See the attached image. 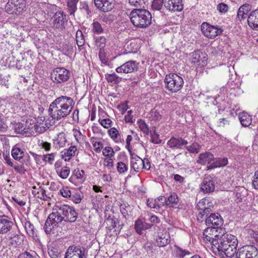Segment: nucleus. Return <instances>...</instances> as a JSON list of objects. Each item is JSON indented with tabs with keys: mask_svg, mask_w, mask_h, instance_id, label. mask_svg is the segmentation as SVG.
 Listing matches in <instances>:
<instances>
[{
	"mask_svg": "<svg viewBox=\"0 0 258 258\" xmlns=\"http://www.w3.org/2000/svg\"><path fill=\"white\" fill-rule=\"evenodd\" d=\"M93 145L95 148V151L98 153L100 152L101 149H102L103 148V144L100 142H96L93 144Z\"/></svg>",
	"mask_w": 258,
	"mask_h": 258,
	"instance_id": "obj_62",
	"label": "nucleus"
},
{
	"mask_svg": "<svg viewBox=\"0 0 258 258\" xmlns=\"http://www.w3.org/2000/svg\"><path fill=\"white\" fill-rule=\"evenodd\" d=\"M95 43L100 47V50H102L105 46L106 38L104 36L98 37L96 38Z\"/></svg>",
	"mask_w": 258,
	"mask_h": 258,
	"instance_id": "obj_44",
	"label": "nucleus"
},
{
	"mask_svg": "<svg viewBox=\"0 0 258 258\" xmlns=\"http://www.w3.org/2000/svg\"><path fill=\"white\" fill-rule=\"evenodd\" d=\"M186 149L191 153H198L201 149L200 145L197 143H194L191 145L187 146Z\"/></svg>",
	"mask_w": 258,
	"mask_h": 258,
	"instance_id": "obj_43",
	"label": "nucleus"
},
{
	"mask_svg": "<svg viewBox=\"0 0 258 258\" xmlns=\"http://www.w3.org/2000/svg\"><path fill=\"white\" fill-rule=\"evenodd\" d=\"M130 17L131 22L137 27L145 28L151 24V14L146 9H134L130 13Z\"/></svg>",
	"mask_w": 258,
	"mask_h": 258,
	"instance_id": "obj_3",
	"label": "nucleus"
},
{
	"mask_svg": "<svg viewBox=\"0 0 258 258\" xmlns=\"http://www.w3.org/2000/svg\"><path fill=\"white\" fill-rule=\"evenodd\" d=\"M76 41L77 45L79 47L82 46L85 44V39L82 33V32L78 30L76 34Z\"/></svg>",
	"mask_w": 258,
	"mask_h": 258,
	"instance_id": "obj_39",
	"label": "nucleus"
},
{
	"mask_svg": "<svg viewBox=\"0 0 258 258\" xmlns=\"http://www.w3.org/2000/svg\"><path fill=\"white\" fill-rule=\"evenodd\" d=\"M131 5L135 7L145 8L148 4V0H128Z\"/></svg>",
	"mask_w": 258,
	"mask_h": 258,
	"instance_id": "obj_40",
	"label": "nucleus"
},
{
	"mask_svg": "<svg viewBox=\"0 0 258 258\" xmlns=\"http://www.w3.org/2000/svg\"><path fill=\"white\" fill-rule=\"evenodd\" d=\"M139 63L134 60H129L117 67L115 71L118 73H131L138 70Z\"/></svg>",
	"mask_w": 258,
	"mask_h": 258,
	"instance_id": "obj_16",
	"label": "nucleus"
},
{
	"mask_svg": "<svg viewBox=\"0 0 258 258\" xmlns=\"http://www.w3.org/2000/svg\"><path fill=\"white\" fill-rule=\"evenodd\" d=\"M117 170L119 173L122 174L127 171L128 167L123 162H119L117 164Z\"/></svg>",
	"mask_w": 258,
	"mask_h": 258,
	"instance_id": "obj_48",
	"label": "nucleus"
},
{
	"mask_svg": "<svg viewBox=\"0 0 258 258\" xmlns=\"http://www.w3.org/2000/svg\"><path fill=\"white\" fill-rule=\"evenodd\" d=\"M57 208L62 217L63 218V221L71 223L76 221L78 214L73 207L67 205H63L59 207L57 206Z\"/></svg>",
	"mask_w": 258,
	"mask_h": 258,
	"instance_id": "obj_9",
	"label": "nucleus"
},
{
	"mask_svg": "<svg viewBox=\"0 0 258 258\" xmlns=\"http://www.w3.org/2000/svg\"><path fill=\"white\" fill-rule=\"evenodd\" d=\"M74 174L77 179H83V176L85 174V172L83 170H80L79 169H77L74 170Z\"/></svg>",
	"mask_w": 258,
	"mask_h": 258,
	"instance_id": "obj_59",
	"label": "nucleus"
},
{
	"mask_svg": "<svg viewBox=\"0 0 258 258\" xmlns=\"http://www.w3.org/2000/svg\"><path fill=\"white\" fill-rule=\"evenodd\" d=\"M147 205L151 208L159 209L161 208V206L158 203L157 200L156 199H149L147 201Z\"/></svg>",
	"mask_w": 258,
	"mask_h": 258,
	"instance_id": "obj_46",
	"label": "nucleus"
},
{
	"mask_svg": "<svg viewBox=\"0 0 258 258\" xmlns=\"http://www.w3.org/2000/svg\"><path fill=\"white\" fill-rule=\"evenodd\" d=\"M165 88L172 93H176L181 89L184 82L183 79L176 74L166 75L164 79Z\"/></svg>",
	"mask_w": 258,
	"mask_h": 258,
	"instance_id": "obj_4",
	"label": "nucleus"
},
{
	"mask_svg": "<svg viewBox=\"0 0 258 258\" xmlns=\"http://www.w3.org/2000/svg\"><path fill=\"white\" fill-rule=\"evenodd\" d=\"M164 6L171 12H180L183 9L182 0H168L165 2Z\"/></svg>",
	"mask_w": 258,
	"mask_h": 258,
	"instance_id": "obj_18",
	"label": "nucleus"
},
{
	"mask_svg": "<svg viewBox=\"0 0 258 258\" xmlns=\"http://www.w3.org/2000/svg\"><path fill=\"white\" fill-rule=\"evenodd\" d=\"M207 54L204 52L200 50H197L192 52L191 55V61L194 63H197L200 65L201 62L203 63L202 65L205 63L207 61Z\"/></svg>",
	"mask_w": 258,
	"mask_h": 258,
	"instance_id": "obj_21",
	"label": "nucleus"
},
{
	"mask_svg": "<svg viewBox=\"0 0 258 258\" xmlns=\"http://www.w3.org/2000/svg\"><path fill=\"white\" fill-rule=\"evenodd\" d=\"M108 134L116 143H123L124 140L120 136L118 130L115 127H112L108 131Z\"/></svg>",
	"mask_w": 258,
	"mask_h": 258,
	"instance_id": "obj_30",
	"label": "nucleus"
},
{
	"mask_svg": "<svg viewBox=\"0 0 258 258\" xmlns=\"http://www.w3.org/2000/svg\"><path fill=\"white\" fill-rule=\"evenodd\" d=\"M238 240L236 236L231 234H226L218 237V240L212 242V250H217L224 257V255L228 257H232L236 252Z\"/></svg>",
	"mask_w": 258,
	"mask_h": 258,
	"instance_id": "obj_2",
	"label": "nucleus"
},
{
	"mask_svg": "<svg viewBox=\"0 0 258 258\" xmlns=\"http://www.w3.org/2000/svg\"><path fill=\"white\" fill-rule=\"evenodd\" d=\"M54 210L56 211L50 213L45 221L44 229L46 234H50L54 227H57L58 224L63 221L57 207Z\"/></svg>",
	"mask_w": 258,
	"mask_h": 258,
	"instance_id": "obj_5",
	"label": "nucleus"
},
{
	"mask_svg": "<svg viewBox=\"0 0 258 258\" xmlns=\"http://www.w3.org/2000/svg\"><path fill=\"white\" fill-rule=\"evenodd\" d=\"M14 129L15 131L18 134H23L24 131V125L21 123L18 122L14 125Z\"/></svg>",
	"mask_w": 258,
	"mask_h": 258,
	"instance_id": "obj_53",
	"label": "nucleus"
},
{
	"mask_svg": "<svg viewBox=\"0 0 258 258\" xmlns=\"http://www.w3.org/2000/svg\"><path fill=\"white\" fill-rule=\"evenodd\" d=\"M39 146H40L42 148L44 149L45 151L47 152L49 151L51 149L50 143L46 141H42L40 144H39Z\"/></svg>",
	"mask_w": 258,
	"mask_h": 258,
	"instance_id": "obj_61",
	"label": "nucleus"
},
{
	"mask_svg": "<svg viewBox=\"0 0 258 258\" xmlns=\"http://www.w3.org/2000/svg\"><path fill=\"white\" fill-rule=\"evenodd\" d=\"M214 160V157L213 154L210 152H206L199 155L197 163L205 165L206 164L211 163L212 161Z\"/></svg>",
	"mask_w": 258,
	"mask_h": 258,
	"instance_id": "obj_23",
	"label": "nucleus"
},
{
	"mask_svg": "<svg viewBox=\"0 0 258 258\" xmlns=\"http://www.w3.org/2000/svg\"><path fill=\"white\" fill-rule=\"evenodd\" d=\"M100 19L106 23H110L114 20V16L111 14H102Z\"/></svg>",
	"mask_w": 258,
	"mask_h": 258,
	"instance_id": "obj_51",
	"label": "nucleus"
},
{
	"mask_svg": "<svg viewBox=\"0 0 258 258\" xmlns=\"http://www.w3.org/2000/svg\"><path fill=\"white\" fill-rule=\"evenodd\" d=\"M68 21L66 14L62 11L57 12L50 20V25L54 29H62L65 22Z\"/></svg>",
	"mask_w": 258,
	"mask_h": 258,
	"instance_id": "obj_12",
	"label": "nucleus"
},
{
	"mask_svg": "<svg viewBox=\"0 0 258 258\" xmlns=\"http://www.w3.org/2000/svg\"><path fill=\"white\" fill-rule=\"evenodd\" d=\"M74 103L71 97L67 96L57 97L49 105V115L54 120L63 119L70 114Z\"/></svg>",
	"mask_w": 258,
	"mask_h": 258,
	"instance_id": "obj_1",
	"label": "nucleus"
},
{
	"mask_svg": "<svg viewBox=\"0 0 258 258\" xmlns=\"http://www.w3.org/2000/svg\"><path fill=\"white\" fill-rule=\"evenodd\" d=\"M132 167L136 172H139L143 166V159L137 156L136 157H133L131 161Z\"/></svg>",
	"mask_w": 258,
	"mask_h": 258,
	"instance_id": "obj_31",
	"label": "nucleus"
},
{
	"mask_svg": "<svg viewBox=\"0 0 258 258\" xmlns=\"http://www.w3.org/2000/svg\"><path fill=\"white\" fill-rule=\"evenodd\" d=\"M105 78L109 83H112L113 84H118L121 80V78L118 77L114 73L111 74H106L105 75Z\"/></svg>",
	"mask_w": 258,
	"mask_h": 258,
	"instance_id": "obj_37",
	"label": "nucleus"
},
{
	"mask_svg": "<svg viewBox=\"0 0 258 258\" xmlns=\"http://www.w3.org/2000/svg\"><path fill=\"white\" fill-rule=\"evenodd\" d=\"M213 162H212L209 166H207V169H212L217 167H220L221 164L219 163L218 158H214V160H213Z\"/></svg>",
	"mask_w": 258,
	"mask_h": 258,
	"instance_id": "obj_57",
	"label": "nucleus"
},
{
	"mask_svg": "<svg viewBox=\"0 0 258 258\" xmlns=\"http://www.w3.org/2000/svg\"><path fill=\"white\" fill-rule=\"evenodd\" d=\"M15 170L17 172L23 174H25L26 172V169H24V167L22 165H19L18 164L15 165L13 164V166Z\"/></svg>",
	"mask_w": 258,
	"mask_h": 258,
	"instance_id": "obj_58",
	"label": "nucleus"
},
{
	"mask_svg": "<svg viewBox=\"0 0 258 258\" xmlns=\"http://www.w3.org/2000/svg\"><path fill=\"white\" fill-rule=\"evenodd\" d=\"M187 141L181 137H172L167 142V145L172 149H181L187 144Z\"/></svg>",
	"mask_w": 258,
	"mask_h": 258,
	"instance_id": "obj_20",
	"label": "nucleus"
},
{
	"mask_svg": "<svg viewBox=\"0 0 258 258\" xmlns=\"http://www.w3.org/2000/svg\"><path fill=\"white\" fill-rule=\"evenodd\" d=\"M73 133L74 136L76 140V141L80 143V141H82L83 140L84 136L80 131V130H77V129H74L73 130Z\"/></svg>",
	"mask_w": 258,
	"mask_h": 258,
	"instance_id": "obj_55",
	"label": "nucleus"
},
{
	"mask_svg": "<svg viewBox=\"0 0 258 258\" xmlns=\"http://www.w3.org/2000/svg\"><path fill=\"white\" fill-rule=\"evenodd\" d=\"M164 0H154L152 4V8L155 10H160L162 8Z\"/></svg>",
	"mask_w": 258,
	"mask_h": 258,
	"instance_id": "obj_49",
	"label": "nucleus"
},
{
	"mask_svg": "<svg viewBox=\"0 0 258 258\" xmlns=\"http://www.w3.org/2000/svg\"><path fill=\"white\" fill-rule=\"evenodd\" d=\"M217 9L220 13H225L228 11V7L225 4L220 3L217 5Z\"/></svg>",
	"mask_w": 258,
	"mask_h": 258,
	"instance_id": "obj_60",
	"label": "nucleus"
},
{
	"mask_svg": "<svg viewBox=\"0 0 258 258\" xmlns=\"http://www.w3.org/2000/svg\"><path fill=\"white\" fill-rule=\"evenodd\" d=\"M4 158L6 161V163L9 165L10 166H13V163L11 161V158L9 155V153H3Z\"/></svg>",
	"mask_w": 258,
	"mask_h": 258,
	"instance_id": "obj_63",
	"label": "nucleus"
},
{
	"mask_svg": "<svg viewBox=\"0 0 258 258\" xmlns=\"http://www.w3.org/2000/svg\"><path fill=\"white\" fill-rule=\"evenodd\" d=\"M179 202V198L175 192L171 193L167 198L166 205L173 208L175 207Z\"/></svg>",
	"mask_w": 258,
	"mask_h": 258,
	"instance_id": "obj_34",
	"label": "nucleus"
},
{
	"mask_svg": "<svg viewBox=\"0 0 258 258\" xmlns=\"http://www.w3.org/2000/svg\"><path fill=\"white\" fill-rule=\"evenodd\" d=\"M201 189L204 193L212 192L215 190L214 182L211 176L205 177L201 185Z\"/></svg>",
	"mask_w": 258,
	"mask_h": 258,
	"instance_id": "obj_19",
	"label": "nucleus"
},
{
	"mask_svg": "<svg viewBox=\"0 0 258 258\" xmlns=\"http://www.w3.org/2000/svg\"><path fill=\"white\" fill-rule=\"evenodd\" d=\"M60 194L61 195L66 198H71V191L68 187H64L60 190Z\"/></svg>",
	"mask_w": 258,
	"mask_h": 258,
	"instance_id": "obj_54",
	"label": "nucleus"
},
{
	"mask_svg": "<svg viewBox=\"0 0 258 258\" xmlns=\"http://www.w3.org/2000/svg\"><path fill=\"white\" fill-rule=\"evenodd\" d=\"M206 224L210 228L215 229L222 225L223 220L221 215L218 213H212L205 220Z\"/></svg>",
	"mask_w": 258,
	"mask_h": 258,
	"instance_id": "obj_15",
	"label": "nucleus"
},
{
	"mask_svg": "<svg viewBox=\"0 0 258 258\" xmlns=\"http://www.w3.org/2000/svg\"><path fill=\"white\" fill-rule=\"evenodd\" d=\"M71 73L64 68H56L53 70L51 74L52 81L56 84H62L67 82L70 78Z\"/></svg>",
	"mask_w": 258,
	"mask_h": 258,
	"instance_id": "obj_8",
	"label": "nucleus"
},
{
	"mask_svg": "<svg viewBox=\"0 0 258 258\" xmlns=\"http://www.w3.org/2000/svg\"><path fill=\"white\" fill-rule=\"evenodd\" d=\"M55 153L44 155L42 156V160L50 164H52V162L54 160V157L55 155Z\"/></svg>",
	"mask_w": 258,
	"mask_h": 258,
	"instance_id": "obj_45",
	"label": "nucleus"
},
{
	"mask_svg": "<svg viewBox=\"0 0 258 258\" xmlns=\"http://www.w3.org/2000/svg\"><path fill=\"white\" fill-rule=\"evenodd\" d=\"M201 30L206 37L211 39H213L217 35H220L223 32V30L221 28L211 25L207 22L202 23Z\"/></svg>",
	"mask_w": 258,
	"mask_h": 258,
	"instance_id": "obj_11",
	"label": "nucleus"
},
{
	"mask_svg": "<svg viewBox=\"0 0 258 258\" xmlns=\"http://www.w3.org/2000/svg\"><path fill=\"white\" fill-rule=\"evenodd\" d=\"M25 228L29 236L34 237L37 235L36 230L30 221H26L25 223Z\"/></svg>",
	"mask_w": 258,
	"mask_h": 258,
	"instance_id": "obj_36",
	"label": "nucleus"
},
{
	"mask_svg": "<svg viewBox=\"0 0 258 258\" xmlns=\"http://www.w3.org/2000/svg\"><path fill=\"white\" fill-rule=\"evenodd\" d=\"M100 123L104 128H108L111 126L112 121L109 118L103 119L102 120H99Z\"/></svg>",
	"mask_w": 258,
	"mask_h": 258,
	"instance_id": "obj_56",
	"label": "nucleus"
},
{
	"mask_svg": "<svg viewBox=\"0 0 258 258\" xmlns=\"http://www.w3.org/2000/svg\"><path fill=\"white\" fill-rule=\"evenodd\" d=\"M252 184L255 189H258V170L254 173Z\"/></svg>",
	"mask_w": 258,
	"mask_h": 258,
	"instance_id": "obj_64",
	"label": "nucleus"
},
{
	"mask_svg": "<svg viewBox=\"0 0 258 258\" xmlns=\"http://www.w3.org/2000/svg\"><path fill=\"white\" fill-rule=\"evenodd\" d=\"M5 9L10 14H21L26 10L25 0H9Z\"/></svg>",
	"mask_w": 258,
	"mask_h": 258,
	"instance_id": "obj_7",
	"label": "nucleus"
},
{
	"mask_svg": "<svg viewBox=\"0 0 258 258\" xmlns=\"http://www.w3.org/2000/svg\"><path fill=\"white\" fill-rule=\"evenodd\" d=\"M79 0H68L67 7L68 11L71 15H74V14L77 10V5Z\"/></svg>",
	"mask_w": 258,
	"mask_h": 258,
	"instance_id": "obj_35",
	"label": "nucleus"
},
{
	"mask_svg": "<svg viewBox=\"0 0 258 258\" xmlns=\"http://www.w3.org/2000/svg\"><path fill=\"white\" fill-rule=\"evenodd\" d=\"M13 228L14 223L10 217L5 215L0 216V234L9 233Z\"/></svg>",
	"mask_w": 258,
	"mask_h": 258,
	"instance_id": "obj_14",
	"label": "nucleus"
},
{
	"mask_svg": "<svg viewBox=\"0 0 258 258\" xmlns=\"http://www.w3.org/2000/svg\"><path fill=\"white\" fill-rule=\"evenodd\" d=\"M239 119L241 124L243 126H248L251 123L252 118L250 115L245 112H242L239 114Z\"/></svg>",
	"mask_w": 258,
	"mask_h": 258,
	"instance_id": "obj_29",
	"label": "nucleus"
},
{
	"mask_svg": "<svg viewBox=\"0 0 258 258\" xmlns=\"http://www.w3.org/2000/svg\"><path fill=\"white\" fill-rule=\"evenodd\" d=\"M249 26L255 30H258V10L252 11L247 18Z\"/></svg>",
	"mask_w": 258,
	"mask_h": 258,
	"instance_id": "obj_22",
	"label": "nucleus"
},
{
	"mask_svg": "<svg viewBox=\"0 0 258 258\" xmlns=\"http://www.w3.org/2000/svg\"><path fill=\"white\" fill-rule=\"evenodd\" d=\"M111 221L112 226L116 228L115 230L119 232L123 226V223L120 219L116 218H112Z\"/></svg>",
	"mask_w": 258,
	"mask_h": 258,
	"instance_id": "obj_42",
	"label": "nucleus"
},
{
	"mask_svg": "<svg viewBox=\"0 0 258 258\" xmlns=\"http://www.w3.org/2000/svg\"><path fill=\"white\" fill-rule=\"evenodd\" d=\"M151 227V225L144 222L141 219L137 220L135 224V228L136 232L139 234H142V231Z\"/></svg>",
	"mask_w": 258,
	"mask_h": 258,
	"instance_id": "obj_28",
	"label": "nucleus"
},
{
	"mask_svg": "<svg viewBox=\"0 0 258 258\" xmlns=\"http://www.w3.org/2000/svg\"><path fill=\"white\" fill-rule=\"evenodd\" d=\"M213 208L214 204L210 198H205L201 200L196 206V208L199 211L198 220L203 221L204 216L207 217Z\"/></svg>",
	"mask_w": 258,
	"mask_h": 258,
	"instance_id": "obj_6",
	"label": "nucleus"
},
{
	"mask_svg": "<svg viewBox=\"0 0 258 258\" xmlns=\"http://www.w3.org/2000/svg\"><path fill=\"white\" fill-rule=\"evenodd\" d=\"M70 168L67 166L63 167L59 173V176L62 179H66L70 174Z\"/></svg>",
	"mask_w": 258,
	"mask_h": 258,
	"instance_id": "obj_50",
	"label": "nucleus"
},
{
	"mask_svg": "<svg viewBox=\"0 0 258 258\" xmlns=\"http://www.w3.org/2000/svg\"><path fill=\"white\" fill-rule=\"evenodd\" d=\"M258 249L254 245L244 246L238 249L235 258H258Z\"/></svg>",
	"mask_w": 258,
	"mask_h": 258,
	"instance_id": "obj_10",
	"label": "nucleus"
},
{
	"mask_svg": "<svg viewBox=\"0 0 258 258\" xmlns=\"http://www.w3.org/2000/svg\"><path fill=\"white\" fill-rule=\"evenodd\" d=\"M170 241V236L167 232L158 233L156 237L157 245L159 247L165 246L169 243Z\"/></svg>",
	"mask_w": 258,
	"mask_h": 258,
	"instance_id": "obj_24",
	"label": "nucleus"
},
{
	"mask_svg": "<svg viewBox=\"0 0 258 258\" xmlns=\"http://www.w3.org/2000/svg\"><path fill=\"white\" fill-rule=\"evenodd\" d=\"M103 155L106 157H111L113 156L114 152L113 149L110 147H106L103 150Z\"/></svg>",
	"mask_w": 258,
	"mask_h": 258,
	"instance_id": "obj_52",
	"label": "nucleus"
},
{
	"mask_svg": "<svg viewBox=\"0 0 258 258\" xmlns=\"http://www.w3.org/2000/svg\"><path fill=\"white\" fill-rule=\"evenodd\" d=\"M138 123L141 131L143 132L146 135H148L149 134V128L144 120L140 119L138 121Z\"/></svg>",
	"mask_w": 258,
	"mask_h": 258,
	"instance_id": "obj_41",
	"label": "nucleus"
},
{
	"mask_svg": "<svg viewBox=\"0 0 258 258\" xmlns=\"http://www.w3.org/2000/svg\"><path fill=\"white\" fill-rule=\"evenodd\" d=\"M32 194L35 198L47 201L50 198L46 194L45 190L41 186L38 188L34 187L32 190Z\"/></svg>",
	"mask_w": 258,
	"mask_h": 258,
	"instance_id": "obj_27",
	"label": "nucleus"
},
{
	"mask_svg": "<svg viewBox=\"0 0 258 258\" xmlns=\"http://www.w3.org/2000/svg\"><path fill=\"white\" fill-rule=\"evenodd\" d=\"M77 150L76 146H71L68 149H65L61 152V158L66 161H69L72 157L75 155Z\"/></svg>",
	"mask_w": 258,
	"mask_h": 258,
	"instance_id": "obj_25",
	"label": "nucleus"
},
{
	"mask_svg": "<svg viewBox=\"0 0 258 258\" xmlns=\"http://www.w3.org/2000/svg\"><path fill=\"white\" fill-rule=\"evenodd\" d=\"M67 142L66 135L63 133H59L57 138L54 141V144L56 148H60L63 147Z\"/></svg>",
	"mask_w": 258,
	"mask_h": 258,
	"instance_id": "obj_32",
	"label": "nucleus"
},
{
	"mask_svg": "<svg viewBox=\"0 0 258 258\" xmlns=\"http://www.w3.org/2000/svg\"><path fill=\"white\" fill-rule=\"evenodd\" d=\"M95 6L103 12L111 11L114 5V0H94Z\"/></svg>",
	"mask_w": 258,
	"mask_h": 258,
	"instance_id": "obj_17",
	"label": "nucleus"
},
{
	"mask_svg": "<svg viewBox=\"0 0 258 258\" xmlns=\"http://www.w3.org/2000/svg\"><path fill=\"white\" fill-rule=\"evenodd\" d=\"M93 31L96 34H100L103 32V29L98 22H94L92 24Z\"/></svg>",
	"mask_w": 258,
	"mask_h": 258,
	"instance_id": "obj_47",
	"label": "nucleus"
},
{
	"mask_svg": "<svg viewBox=\"0 0 258 258\" xmlns=\"http://www.w3.org/2000/svg\"><path fill=\"white\" fill-rule=\"evenodd\" d=\"M87 253L84 247L71 246L66 252L64 258H86Z\"/></svg>",
	"mask_w": 258,
	"mask_h": 258,
	"instance_id": "obj_13",
	"label": "nucleus"
},
{
	"mask_svg": "<svg viewBox=\"0 0 258 258\" xmlns=\"http://www.w3.org/2000/svg\"><path fill=\"white\" fill-rule=\"evenodd\" d=\"M26 154L24 149L20 148L18 144L13 147L11 151V154L13 158L18 161H20Z\"/></svg>",
	"mask_w": 258,
	"mask_h": 258,
	"instance_id": "obj_26",
	"label": "nucleus"
},
{
	"mask_svg": "<svg viewBox=\"0 0 258 258\" xmlns=\"http://www.w3.org/2000/svg\"><path fill=\"white\" fill-rule=\"evenodd\" d=\"M212 230V228H210V227H208L206 229L204 230V232H203L204 240L206 242H210L211 244V246H212L213 241L214 240H218V236H217V235H215V237H217V238H214L213 237H212V236H211L210 235H209L208 234L209 232V231L211 232ZM211 248H212V247H211Z\"/></svg>",
	"mask_w": 258,
	"mask_h": 258,
	"instance_id": "obj_38",
	"label": "nucleus"
},
{
	"mask_svg": "<svg viewBox=\"0 0 258 258\" xmlns=\"http://www.w3.org/2000/svg\"><path fill=\"white\" fill-rule=\"evenodd\" d=\"M10 233L9 239L11 241V244L15 246L20 245L23 241L22 236L11 232Z\"/></svg>",
	"mask_w": 258,
	"mask_h": 258,
	"instance_id": "obj_33",
	"label": "nucleus"
}]
</instances>
